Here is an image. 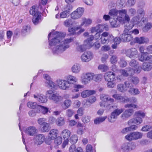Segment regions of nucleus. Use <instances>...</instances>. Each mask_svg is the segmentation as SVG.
I'll list each match as a JSON object with an SVG mask.
<instances>
[{
    "mask_svg": "<svg viewBox=\"0 0 152 152\" xmlns=\"http://www.w3.org/2000/svg\"><path fill=\"white\" fill-rule=\"evenodd\" d=\"M137 13L140 17L144 16L145 11L143 8H139L137 10Z\"/></svg>",
    "mask_w": 152,
    "mask_h": 152,
    "instance_id": "obj_51",
    "label": "nucleus"
},
{
    "mask_svg": "<svg viewBox=\"0 0 152 152\" xmlns=\"http://www.w3.org/2000/svg\"><path fill=\"white\" fill-rule=\"evenodd\" d=\"M45 139V136L43 134H38L35 137L34 140V143L37 145H40L42 143Z\"/></svg>",
    "mask_w": 152,
    "mask_h": 152,
    "instance_id": "obj_23",
    "label": "nucleus"
},
{
    "mask_svg": "<svg viewBox=\"0 0 152 152\" xmlns=\"http://www.w3.org/2000/svg\"><path fill=\"white\" fill-rule=\"evenodd\" d=\"M38 8L37 6H34L31 7L30 10L29 12L31 15L33 16L37 15V14L41 13L38 11Z\"/></svg>",
    "mask_w": 152,
    "mask_h": 152,
    "instance_id": "obj_38",
    "label": "nucleus"
},
{
    "mask_svg": "<svg viewBox=\"0 0 152 152\" xmlns=\"http://www.w3.org/2000/svg\"><path fill=\"white\" fill-rule=\"evenodd\" d=\"M126 54L127 56L130 58H137L138 56V52L135 48H132L127 50L126 52Z\"/></svg>",
    "mask_w": 152,
    "mask_h": 152,
    "instance_id": "obj_18",
    "label": "nucleus"
},
{
    "mask_svg": "<svg viewBox=\"0 0 152 152\" xmlns=\"http://www.w3.org/2000/svg\"><path fill=\"white\" fill-rule=\"evenodd\" d=\"M96 91L93 90H87L83 91L81 93V96L84 98H86L90 95L94 94Z\"/></svg>",
    "mask_w": 152,
    "mask_h": 152,
    "instance_id": "obj_27",
    "label": "nucleus"
},
{
    "mask_svg": "<svg viewBox=\"0 0 152 152\" xmlns=\"http://www.w3.org/2000/svg\"><path fill=\"white\" fill-rule=\"evenodd\" d=\"M104 78L106 81H115V75L112 72H108L105 73Z\"/></svg>",
    "mask_w": 152,
    "mask_h": 152,
    "instance_id": "obj_22",
    "label": "nucleus"
},
{
    "mask_svg": "<svg viewBox=\"0 0 152 152\" xmlns=\"http://www.w3.org/2000/svg\"><path fill=\"white\" fill-rule=\"evenodd\" d=\"M93 73L88 72L83 73L81 77V83L83 84L86 85L93 80Z\"/></svg>",
    "mask_w": 152,
    "mask_h": 152,
    "instance_id": "obj_11",
    "label": "nucleus"
},
{
    "mask_svg": "<svg viewBox=\"0 0 152 152\" xmlns=\"http://www.w3.org/2000/svg\"><path fill=\"white\" fill-rule=\"evenodd\" d=\"M34 97L37 101L40 103H46L48 101L47 97L40 93H36L34 95Z\"/></svg>",
    "mask_w": 152,
    "mask_h": 152,
    "instance_id": "obj_19",
    "label": "nucleus"
},
{
    "mask_svg": "<svg viewBox=\"0 0 152 152\" xmlns=\"http://www.w3.org/2000/svg\"><path fill=\"white\" fill-rule=\"evenodd\" d=\"M75 43L76 46V51L80 53L83 52L86 49L90 48L88 45L86 43H85V42H84V44L82 45H80L77 42H75Z\"/></svg>",
    "mask_w": 152,
    "mask_h": 152,
    "instance_id": "obj_21",
    "label": "nucleus"
},
{
    "mask_svg": "<svg viewBox=\"0 0 152 152\" xmlns=\"http://www.w3.org/2000/svg\"><path fill=\"white\" fill-rule=\"evenodd\" d=\"M113 97L118 102H126L127 97H124L119 94H115Z\"/></svg>",
    "mask_w": 152,
    "mask_h": 152,
    "instance_id": "obj_29",
    "label": "nucleus"
},
{
    "mask_svg": "<svg viewBox=\"0 0 152 152\" xmlns=\"http://www.w3.org/2000/svg\"><path fill=\"white\" fill-rule=\"evenodd\" d=\"M59 133L58 130L56 129H53L49 132L48 138L45 141L48 145H50L52 142V140H54L57 136Z\"/></svg>",
    "mask_w": 152,
    "mask_h": 152,
    "instance_id": "obj_8",
    "label": "nucleus"
},
{
    "mask_svg": "<svg viewBox=\"0 0 152 152\" xmlns=\"http://www.w3.org/2000/svg\"><path fill=\"white\" fill-rule=\"evenodd\" d=\"M38 109H39L41 112L44 115L47 114L48 112H50L48 108L40 105L38 106Z\"/></svg>",
    "mask_w": 152,
    "mask_h": 152,
    "instance_id": "obj_41",
    "label": "nucleus"
},
{
    "mask_svg": "<svg viewBox=\"0 0 152 152\" xmlns=\"http://www.w3.org/2000/svg\"><path fill=\"white\" fill-rule=\"evenodd\" d=\"M100 39L101 43L102 44L111 43L113 39V36L108 32H104L102 34Z\"/></svg>",
    "mask_w": 152,
    "mask_h": 152,
    "instance_id": "obj_6",
    "label": "nucleus"
},
{
    "mask_svg": "<svg viewBox=\"0 0 152 152\" xmlns=\"http://www.w3.org/2000/svg\"><path fill=\"white\" fill-rule=\"evenodd\" d=\"M117 88L118 91L122 92H124L126 91V88L122 84H118L117 85Z\"/></svg>",
    "mask_w": 152,
    "mask_h": 152,
    "instance_id": "obj_52",
    "label": "nucleus"
},
{
    "mask_svg": "<svg viewBox=\"0 0 152 152\" xmlns=\"http://www.w3.org/2000/svg\"><path fill=\"white\" fill-rule=\"evenodd\" d=\"M78 140V137L76 135H73L70 138L69 142L72 144L76 143Z\"/></svg>",
    "mask_w": 152,
    "mask_h": 152,
    "instance_id": "obj_49",
    "label": "nucleus"
},
{
    "mask_svg": "<svg viewBox=\"0 0 152 152\" xmlns=\"http://www.w3.org/2000/svg\"><path fill=\"white\" fill-rule=\"evenodd\" d=\"M81 70V65L79 63L74 64L71 68L72 72L75 74L79 73Z\"/></svg>",
    "mask_w": 152,
    "mask_h": 152,
    "instance_id": "obj_28",
    "label": "nucleus"
},
{
    "mask_svg": "<svg viewBox=\"0 0 152 152\" xmlns=\"http://www.w3.org/2000/svg\"><path fill=\"white\" fill-rule=\"evenodd\" d=\"M56 83L57 85L61 90H66L70 88V86L68 85L66 80L58 79L56 80Z\"/></svg>",
    "mask_w": 152,
    "mask_h": 152,
    "instance_id": "obj_13",
    "label": "nucleus"
},
{
    "mask_svg": "<svg viewBox=\"0 0 152 152\" xmlns=\"http://www.w3.org/2000/svg\"><path fill=\"white\" fill-rule=\"evenodd\" d=\"M72 6L69 4L65 6L64 7V11H66L67 12H68L69 14L70 12L72 10Z\"/></svg>",
    "mask_w": 152,
    "mask_h": 152,
    "instance_id": "obj_54",
    "label": "nucleus"
},
{
    "mask_svg": "<svg viewBox=\"0 0 152 152\" xmlns=\"http://www.w3.org/2000/svg\"><path fill=\"white\" fill-rule=\"evenodd\" d=\"M137 11L136 9L134 8H131L128 10V13L131 16L134 15L136 14Z\"/></svg>",
    "mask_w": 152,
    "mask_h": 152,
    "instance_id": "obj_57",
    "label": "nucleus"
},
{
    "mask_svg": "<svg viewBox=\"0 0 152 152\" xmlns=\"http://www.w3.org/2000/svg\"><path fill=\"white\" fill-rule=\"evenodd\" d=\"M128 75H133L134 73H139L141 71L140 67L138 66L136 69L129 67L126 69Z\"/></svg>",
    "mask_w": 152,
    "mask_h": 152,
    "instance_id": "obj_26",
    "label": "nucleus"
},
{
    "mask_svg": "<svg viewBox=\"0 0 152 152\" xmlns=\"http://www.w3.org/2000/svg\"><path fill=\"white\" fill-rule=\"evenodd\" d=\"M151 129H152V126L149 125H147L143 126L141 129V131L143 132H147Z\"/></svg>",
    "mask_w": 152,
    "mask_h": 152,
    "instance_id": "obj_62",
    "label": "nucleus"
},
{
    "mask_svg": "<svg viewBox=\"0 0 152 152\" xmlns=\"http://www.w3.org/2000/svg\"><path fill=\"white\" fill-rule=\"evenodd\" d=\"M141 70L142 69L145 71H149L152 69V64L145 62L142 65V67H140Z\"/></svg>",
    "mask_w": 152,
    "mask_h": 152,
    "instance_id": "obj_30",
    "label": "nucleus"
},
{
    "mask_svg": "<svg viewBox=\"0 0 152 152\" xmlns=\"http://www.w3.org/2000/svg\"><path fill=\"white\" fill-rule=\"evenodd\" d=\"M84 10L82 7H79L71 14V17L73 19H77L80 18L84 12Z\"/></svg>",
    "mask_w": 152,
    "mask_h": 152,
    "instance_id": "obj_14",
    "label": "nucleus"
},
{
    "mask_svg": "<svg viewBox=\"0 0 152 152\" xmlns=\"http://www.w3.org/2000/svg\"><path fill=\"white\" fill-rule=\"evenodd\" d=\"M93 80L96 82L100 81L101 80L102 77V75L101 74L95 75L93 73Z\"/></svg>",
    "mask_w": 152,
    "mask_h": 152,
    "instance_id": "obj_47",
    "label": "nucleus"
},
{
    "mask_svg": "<svg viewBox=\"0 0 152 152\" xmlns=\"http://www.w3.org/2000/svg\"><path fill=\"white\" fill-rule=\"evenodd\" d=\"M101 26L100 24H98L95 27H93L91 29V32L92 33H93L95 32L96 33H100L102 32L103 30H102L101 28Z\"/></svg>",
    "mask_w": 152,
    "mask_h": 152,
    "instance_id": "obj_36",
    "label": "nucleus"
},
{
    "mask_svg": "<svg viewBox=\"0 0 152 152\" xmlns=\"http://www.w3.org/2000/svg\"><path fill=\"white\" fill-rule=\"evenodd\" d=\"M128 92L134 95H137L140 93L139 89L137 88H130L128 90Z\"/></svg>",
    "mask_w": 152,
    "mask_h": 152,
    "instance_id": "obj_44",
    "label": "nucleus"
},
{
    "mask_svg": "<svg viewBox=\"0 0 152 152\" xmlns=\"http://www.w3.org/2000/svg\"><path fill=\"white\" fill-rule=\"evenodd\" d=\"M91 120V117L89 115L83 116L82 118V121L84 124L89 122Z\"/></svg>",
    "mask_w": 152,
    "mask_h": 152,
    "instance_id": "obj_55",
    "label": "nucleus"
},
{
    "mask_svg": "<svg viewBox=\"0 0 152 152\" xmlns=\"http://www.w3.org/2000/svg\"><path fill=\"white\" fill-rule=\"evenodd\" d=\"M75 112L73 110L69 109L66 111V115L68 117H71L74 114Z\"/></svg>",
    "mask_w": 152,
    "mask_h": 152,
    "instance_id": "obj_58",
    "label": "nucleus"
},
{
    "mask_svg": "<svg viewBox=\"0 0 152 152\" xmlns=\"http://www.w3.org/2000/svg\"><path fill=\"white\" fill-rule=\"evenodd\" d=\"M65 121L63 117L58 118L56 120V124L59 126H63L65 124Z\"/></svg>",
    "mask_w": 152,
    "mask_h": 152,
    "instance_id": "obj_42",
    "label": "nucleus"
},
{
    "mask_svg": "<svg viewBox=\"0 0 152 152\" xmlns=\"http://www.w3.org/2000/svg\"><path fill=\"white\" fill-rule=\"evenodd\" d=\"M140 17L139 15H136L133 17L131 20V23L132 25L128 27L129 29H131L135 25L138 26H142V24L140 21Z\"/></svg>",
    "mask_w": 152,
    "mask_h": 152,
    "instance_id": "obj_17",
    "label": "nucleus"
},
{
    "mask_svg": "<svg viewBox=\"0 0 152 152\" xmlns=\"http://www.w3.org/2000/svg\"><path fill=\"white\" fill-rule=\"evenodd\" d=\"M98 68L102 71L105 72L108 70L109 69L108 67L106 65L104 64H101L99 65Z\"/></svg>",
    "mask_w": 152,
    "mask_h": 152,
    "instance_id": "obj_60",
    "label": "nucleus"
},
{
    "mask_svg": "<svg viewBox=\"0 0 152 152\" xmlns=\"http://www.w3.org/2000/svg\"><path fill=\"white\" fill-rule=\"evenodd\" d=\"M109 14L110 15H105L103 16V18L105 21H108L112 18H116L120 23L124 24L129 23L130 20L129 15L127 14V10L126 9L118 10L112 9L110 10Z\"/></svg>",
    "mask_w": 152,
    "mask_h": 152,
    "instance_id": "obj_2",
    "label": "nucleus"
},
{
    "mask_svg": "<svg viewBox=\"0 0 152 152\" xmlns=\"http://www.w3.org/2000/svg\"><path fill=\"white\" fill-rule=\"evenodd\" d=\"M134 110L132 109H126L121 115V117L123 119H125L131 116Z\"/></svg>",
    "mask_w": 152,
    "mask_h": 152,
    "instance_id": "obj_24",
    "label": "nucleus"
},
{
    "mask_svg": "<svg viewBox=\"0 0 152 152\" xmlns=\"http://www.w3.org/2000/svg\"><path fill=\"white\" fill-rule=\"evenodd\" d=\"M146 52L148 53V54H152V45H150L146 48L145 49Z\"/></svg>",
    "mask_w": 152,
    "mask_h": 152,
    "instance_id": "obj_64",
    "label": "nucleus"
},
{
    "mask_svg": "<svg viewBox=\"0 0 152 152\" xmlns=\"http://www.w3.org/2000/svg\"><path fill=\"white\" fill-rule=\"evenodd\" d=\"M107 118V116L98 117L94 119V123L96 124H99L104 121Z\"/></svg>",
    "mask_w": 152,
    "mask_h": 152,
    "instance_id": "obj_39",
    "label": "nucleus"
},
{
    "mask_svg": "<svg viewBox=\"0 0 152 152\" xmlns=\"http://www.w3.org/2000/svg\"><path fill=\"white\" fill-rule=\"evenodd\" d=\"M138 62L134 59L131 60L129 63L130 66L132 67V68L135 69H136V68H137L139 66H138Z\"/></svg>",
    "mask_w": 152,
    "mask_h": 152,
    "instance_id": "obj_46",
    "label": "nucleus"
},
{
    "mask_svg": "<svg viewBox=\"0 0 152 152\" xmlns=\"http://www.w3.org/2000/svg\"><path fill=\"white\" fill-rule=\"evenodd\" d=\"M136 118L130 119L128 121L129 125H132V124H134L138 125L142 123V118H144L145 115V113L141 111H138L135 113Z\"/></svg>",
    "mask_w": 152,
    "mask_h": 152,
    "instance_id": "obj_3",
    "label": "nucleus"
},
{
    "mask_svg": "<svg viewBox=\"0 0 152 152\" xmlns=\"http://www.w3.org/2000/svg\"><path fill=\"white\" fill-rule=\"evenodd\" d=\"M71 134L70 131L68 129H64L61 133V136L64 139H68Z\"/></svg>",
    "mask_w": 152,
    "mask_h": 152,
    "instance_id": "obj_32",
    "label": "nucleus"
},
{
    "mask_svg": "<svg viewBox=\"0 0 152 152\" xmlns=\"http://www.w3.org/2000/svg\"><path fill=\"white\" fill-rule=\"evenodd\" d=\"M139 61L141 62L147 61L148 63L152 64V55L147 54Z\"/></svg>",
    "mask_w": 152,
    "mask_h": 152,
    "instance_id": "obj_31",
    "label": "nucleus"
},
{
    "mask_svg": "<svg viewBox=\"0 0 152 152\" xmlns=\"http://www.w3.org/2000/svg\"><path fill=\"white\" fill-rule=\"evenodd\" d=\"M100 99L102 101L100 102V105L102 107H108L110 105V103H112L114 101V99L110 98L108 95L104 94L100 95Z\"/></svg>",
    "mask_w": 152,
    "mask_h": 152,
    "instance_id": "obj_5",
    "label": "nucleus"
},
{
    "mask_svg": "<svg viewBox=\"0 0 152 152\" xmlns=\"http://www.w3.org/2000/svg\"><path fill=\"white\" fill-rule=\"evenodd\" d=\"M122 108H117L112 112L108 118V121L110 123H114L117 119L118 116L124 111Z\"/></svg>",
    "mask_w": 152,
    "mask_h": 152,
    "instance_id": "obj_7",
    "label": "nucleus"
},
{
    "mask_svg": "<svg viewBox=\"0 0 152 152\" xmlns=\"http://www.w3.org/2000/svg\"><path fill=\"white\" fill-rule=\"evenodd\" d=\"M150 41L149 39L146 37H136L134 38L133 42L134 43L140 45L148 43Z\"/></svg>",
    "mask_w": 152,
    "mask_h": 152,
    "instance_id": "obj_15",
    "label": "nucleus"
},
{
    "mask_svg": "<svg viewBox=\"0 0 152 152\" xmlns=\"http://www.w3.org/2000/svg\"><path fill=\"white\" fill-rule=\"evenodd\" d=\"M41 16V13L37 14V15L33 16L32 21L35 25L39 23V21Z\"/></svg>",
    "mask_w": 152,
    "mask_h": 152,
    "instance_id": "obj_43",
    "label": "nucleus"
},
{
    "mask_svg": "<svg viewBox=\"0 0 152 152\" xmlns=\"http://www.w3.org/2000/svg\"><path fill=\"white\" fill-rule=\"evenodd\" d=\"M54 140V142L57 145L61 144L62 142V137L60 136L57 137Z\"/></svg>",
    "mask_w": 152,
    "mask_h": 152,
    "instance_id": "obj_61",
    "label": "nucleus"
},
{
    "mask_svg": "<svg viewBox=\"0 0 152 152\" xmlns=\"http://www.w3.org/2000/svg\"><path fill=\"white\" fill-rule=\"evenodd\" d=\"M46 95L48 96L49 99L54 102L55 103H57L62 101L63 97L59 94L55 92L52 90H49L46 92Z\"/></svg>",
    "mask_w": 152,
    "mask_h": 152,
    "instance_id": "obj_4",
    "label": "nucleus"
},
{
    "mask_svg": "<svg viewBox=\"0 0 152 152\" xmlns=\"http://www.w3.org/2000/svg\"><path fill=\"white\" fill-rule=\"evenodd\" d=\"M130 29H129L127 26H125L124 33L121 36L122 39L124 42H129L133 40V37L131 35V32L129 31Z\"/></svg>",
    "mask_w": 152,
    "mask_h": 152,
    "instance_id": "obj_9",
    "label": "nucleus"
},
{
    "mask_svg": "<svg viewBox=\"0 0 152 152\" xmlns=\"http://www.w3.org/2000/svg\"><path fill=\"white\" fill-rule=\"evenodd\" d=\"M152 27V23L150 22L147 23L142 28L143 31L147 32Z\"/></svg>",
    "mask_w": 152,
    "mask_h": 152,
    "instance_id": "obj_48",
    "label": "nucleus"
},
{
    "mask_svg": "<svg viewBox=\"0 0 152 152\" xmlns=\"http://www.w3.org/2000/svg\"><path fill=\"white\" fill-rule=\"evenodd\" d=\"M136 147V144L134 142H126L122 145L121 150L122 152H129L135 149Z\"/></svg>",
    "mask_w": 152,
    "mask_h": 152,
    "instance_id": "obj_10",
    "label": "nucleus"
},
{
    "mask_svg": "<svg viewBox=\"0 0 152 152\" xmlns=\"http://www.w3.org/2000/svg\"><path fill=\"white\" fill-rule=\"evenodd\" d=\"M74 22L71 19L66 20L64 22V26L67 27H69L74 24Z\"/></svg>",
    "mask_w": 152,
    "mask_h": 152,
    "instance_id": "obj_45",
    "label": "nucleus"
},
{
    "mask_svg": "<svg viewBox=\"0 0 152 152\" xmlns=\"http://www.w3.org/2000/svg\"><path fill=\"white\" fill-rule=\"evenodd\" d=\"M143 136L142 133L136 132H131L125 136V138L129 141L136 140L142 138Z\"/></svg>",
    "mask_w": 152,
    "mask_h": 152,
    "instance_id": "obj_12",
    "label": "nucleus"
},
{
    "mask_svg": "<svg viewBox=\"0 0 152 152\" xmlns=\"http://www.w3.org/2000/svg\"><path fill=\"white\" fill-rule=\"evenodd\" d=\"M42 130L43 132H48L50 129L49 124V123H46L42 126Z\"/></svg>",
    "mask_w": 152,
    "mask_h": 152,
    "instance_id": "obj_56",
    "label": "nucleus"
},
{
    "mask_svg": "<svg viewBox=\"0 0 152 152\" xmlns=\"http://www.w3.org/2000/svg\"><path fill=\"white\" fill-rule=\"evenodd\" d=\"M71 104L72 101L70 100L67 99L65 100L63 102L64 109H66L69 107L71 106Z\"/></svg>",
    "mask_w": 152,
    "mask_h": 152,
    "instance_id": "obj_50",
    "label": "nucleus"
},
{
    "mask_svg": "<svg viewBox=\"0 0 152 152\" xmlns=\"http://www.w3.org/2000/svg\"><path fill=\"white\" fill-rule=\"evenodd\" d=\"M81 28L80 26H76L69 27L68 28V31L71 35H74L76 33V31L80 29Z\"/></svg>",
    "mask_w": 152,
    "mask_h": 152,
    "instance_id": "obj_35",
    "label": "nucleus"
},
{
    "mask_svg": "<svg viewBox=\"0 0 152 152\" xmlns=\"http://www.w3.org/2000/svg\"><path fill=\"white\" fill-rule=\"evenodd\" d=\"M65 36L64 33L56 31L50 32L48 34L50 48L54 55H60L62 53L69 47V44L73 41V37L66 38L62 41Z\"/></svg>",
    "mask_w": 152,
    "mask_h": 152,
    "instance_id": "obj_1",
    "label": "nucleus"
},
{
    "mask_svg": "<svg viewBox=\"0 0 152 152\" xmlns=\"http://www.w3.org/2000/svg\"><path fill=\"white\" fill-rule=\"evenodd\" d=\"M39 105L37 104V103L35 102H28L27 103V106L28 107L31 109L38 108V106Z\"/></svg>",
    "mask_w": 152,
    "mask_h": 152,
    "instance_id": "obj_40",
    "label": "nucleus"
},
{
    "mask_svg": "<svg viewBox=\"0 0 152 152\" xmlns=\"http://www.w3.org/2000/svg\"><path fill=\"white\" fill-rule=\"evenodd\" d=\"M92 22V20L86 18H82V22L81 25L80 26L81 27L83 25L85 26H88L90 25Z\"/></svg>",
    "mask_w": 152,
    "mask_h": 152,
    "instance_id": "obj_33",
    "label": "nucleus"
},
{
    "mask_svg": "<svg viewBox=\"0 0 152 152\" xmlns=\"http://www.w3.org/2000/svg\"><path fill=\"white\" fill-rule=\"evenodd\" d=\"M126 102H129L133 103H136L137 102V99L135 97H132L130 98H127Z\"/></svg>",
    "mask_w": 152,
    "mask_h": 152,
    "instance_id": "obj_63",
    "label": "nucleus"
},
{
    "mask_svg": "<svg viewBox=\"0 0 152 152\" xmlns=\"http://www.w3.org/2000/svg\"><path fill=\"white\" fill-rule=\"evenodd\" d=\"M66 81L69 85L73 84L77 82V79L75 76L69 75L66 77Z\"/></svg>",
    "mask_w": 152,
    "mask_h": 152,
    "instance_id": "obj_25",
    "label": "nucleus"
},
{
    "mask_svg": "<svg viewBox=\"0 0 152 152\" xmlns=\"http://www.w3.org/2000/svg\"><path fill=\"white\" fill-rule=\"evenodd\" d=\"M25 133L30 136H34L37 133V130L34 126H30L26 128L25 130Z\"/></svg>",
    "mask_w": 152,
    "mask_h": 152,
    "instance_id": "obj_20",
    "label": "nucleus"
},
{
    "mask_svg": "<svg viewBox=\"0 0 152 152\" xmlns=\"http://www.w3.org/2000/svg\"><path fill=\"white\" fill-rule=\"evenodd\" d=\"M45 84L46 87L51 88H55L56 86L55 83L53 82L51 80L45 81Z\"/></svg>",
    "mask_w": 152,
    "mask_h": 152,
    "instance_id": "obj_37",
    "label": "nucleus"
},
{
    "mask_svg": "<svg viewBox=\"0 0 152 152\" xmlns=\"http://www.w3.org/2000/svg\"><path fill=\"white\" fill-rule=\"evenodd\" d=\"M74 89L72 90L73 92H77L79 91V89L83 88L84 86L80 84H75L74 86Z\"/></svg>",
    "mask_w": 152,
    "mask_h": 152,
    "instance_id": "obj_53",
    "label": "nucleus"
},
{
    "mask_svg": "<svg viewBox=\"0 0 152 152\" xmlns=\"http://www.w3.org/2000/svg\"><path fill=\"white\" fill-rule=\"evenodd\" d=\"M94 39V37L93 35H90L88 39L84 41L85 43H86L88 45V46H89V47L90 48L91 47V45H90V42L92 41Z\"/></svg>",
    "mask_w": 152,
    "mask_h": 152,
    "instance_id": "obj_59",
    "label": "nucleus"
},
{
    "mask_svg": "<svg viewBox=\"0 0 152 152\" xmlns=\"http://www.w3.org/2000/svg\"><path fill=\"white\" fill-rule=\"evenodd\" d=\"M139 50L141 53L140 55L138 57V59L139 61L148 54V53H147L146 52H144L145 48L143 46H140L139 48Z\"/></svg>",
    "mask_w": 152,
    "mask_h": 152,
    "instance_id": "obj_34",
    "label": "nucleus"
},
{
    "mask_svg": "<svg viewBox=\"0 0 152 152\" xmlns=\"http://www.w3.org/2000/svg\"><path fill=\"white\" fill-rule=\"evenodd\" d=\"M93 57V55L92 52L90 51L84 52L81 56V58L83 62H88L91 60Z\"/></svg>",
    "mask_w": 152,
    "mask_h": 152,
    "instance_id": "obj_16",
    "label": "nucleus"
}]
</instances>
